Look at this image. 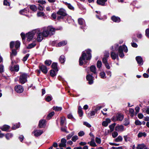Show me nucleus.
<instances>
[{
	"mask_svg": "<svg viewBox=\"0 0 149 149\" xmlns=\"http://www.w3.org/2000/svg\"><path fill=\"white\" fill-rule=\"evenodd\" d=\"M111 49L113 51H116L118 49V53L119 56L121 58H123L124 56V54L123 51L127 53L128 52V49L127 47L125 45H123L122 46H120L118 47V44H115L114 46L111 47Z\"/></svg>",
	"mask_w": 149,
	"mask_h": 149,
	"instance_id": "nucleus-1",
	"label": "nucleus"
},
{
	"mask_svg": "<svg viewBox=\"0 0 149 149\" xmlns=\"http://www.w3.org/2000/svg\"><path fill=\"white\" fill-rule=\"evenodd\" d=\"M91 50L90 49H88L86 50V53L85 51L82 53L81 56L79 59V64L80 65H83V64L86 63L87 61L90 60L91 57Z\"/></svg>",
	"mask_w": 149,
	"mask_h": 149,
	"instance_id": "nucleus-2",
	"label": "nucleus"
},
{
	"mask_svg": "<svg viewBox=\"0 0 149 149\" xmlns=\"http://www.w3.org/2000/svg\"><path fill=\"white\" fill-rule=\"evenodd\" d=\"M43 31L42 32L43 36L45 37H47L49 36L53 35L55 31V28L52 26H48L42 29Z\"/></svg>",
	"mask_w": 149,
	"mask_h": 149,
	"instance_id": "nucleus-3",
	"label": "nucleus"
},
{
	"mask_svg": "<svg viewBox=\"0 0 149 149\" xmlns=\"http://www.w3.org/2000/svg\"><path fill=\"white\" fill-rule=\"evenodd\" d=\"M36 31H38V30L35 29L33 30L31 32L26 33V35L24 33H21V36L22 40H24L25 38H27V40L29 41H30L34 37L36 33Z\"/></svg>",
	"mask_w": 149,
	"mask_h": 149,
	"instance_id": "nucleus-4",
	"label": "nucleus"
},
{
	"mask_svg": "<svg viewBox=\"0 0 149 149\" xmlns=\"http://www.w3.org/2000/svg\"><path fill=\"white\" fill-rule=\"evenodd\" d=\"M57 14L58 15H61V16H58L57 19L58 20L61 19H63V17L67 15V14L65 10L63 8H60L57 12Z\"/></svg>",
	"mask_w": 149,
	"mask_h": 149,
	"instance_id": "nucleus-5",
	"label": "nucleus"
},
{
	"mask_svg": "<svg viewBox=\"0 0 149 149\" xmlns=\"http://www.w3.org/2000/svg\"><path fill=\"white\" fill-rule=\"evenodd\" d=\"M29 75L26 74L22 73L20 76L19 78V82L22 84H24L27 81V78Z\"/></svg>",
	"mask_w": 149,
	"mask_h": 149,
	"instance_id": "nucleus-6",
	"label": "nucleus"
},
{
	"mask_svg": "<svg viewBox=\"0 0 149 149\" xmlns=\"http://www.w3.org/2000/svg\"><path fill=\"white\" fill-rule=\"evenodd\" d=\"M36 30H38V31H36L37 33V40L38 42H40L43 39V34L42 32H40V30L39 29H36Z\"/></svg>",
	"mask_w": 149,
	"mask_h": 149,
	"instance_id": "nucleus-7",
	"label": "nucleus"
},
{
	"mask_svg": "<svg viewBox=\"0 0 149 149\" xmlns=\"http://www.w3.org/2000/svg\"><path fill=\"white\" fill-rule=\"evenodd\" d=\"M20 45V42L18 41L15 42L12 41L10 43V47L11 49L13 48L14 47V45H15L16 49H17L19 47Z\"/></svg>",
	"mask_w": 149,
	"mask_h": 149,
	"instance_id": "nucleus-8",
	"label": "nucleus"
},
{
	"mask_svg": "<svg viewBox=\"0 0 149 149\" xmlns=\"http://www.w3.org/2000/svg\"><path fill=\"white\" fill-rule=\"evenodd\" d=\"M79 24L81 25V29H84L86 28V25L84 20L82 18H80L78 19Z\"/></svg>",
	"mask_w": 149,
	"mask_h": 149,
	"instance_id": "nucleus-9",
	"label": "nucleus"
},
{
	"mask_svg": "<svg viewBox=\"0 0 149 149\" xmlns=\"http://www.w3.org/2000/svg\"><path fill=\"white\" fill-rule=\"evenodd\" d=\"M15 91L19 93L22 92L24 90V89L22 86L20 85L16 86L15 87Z\"/></svg>",
	"mask_w": 149,
	"mask_h": 149,
	"instance_id": "nucleus-10",
	"label": "nucleus"
},
{
	"mask_svg": "<svg viewBox=\"0 0 149 149\" xmlns=\"http://www.w3.org/2000/svg\"><path fill=\"white\" fill-rule=\"evenodd\" d=\"M86 79L88 81V83L89 84H91L93 83L94 78L91 75L89 74L87 75Z\"/></svg>",
	"mask_w": 149,
	"mask_h": 149,
	"instance_id": "nucleus-11",
	"label": "nucleus"
},
{
	"mask_svg": "<svg viewBox=\"0 0 149 149\" xmlns=\"http://www.w3.org/2000/svg\"><path fill=\"white\" fill-rule=\"evenodd\" d=\"M123 118V114H121L120 113L118 114L116 116L114 117L113 119L115 121L116 120H122Z\"/></svg>",
	"mask_w": 149,
	"mask_h": 149,
	"instance_id": "nucleus-12",
	"label": "nucleus"
},
{
	"mask_svg": "<svg viewBox=\"0 0 149 149\" xmlns=\"http://www.w3.org/2000/svg\"><path fill=\"white\" fill-rule=\"evenodd\" d=\"M43 132L41 130H35L32 132L34 134V135L36 137L40 136L43 133Z\"/></svg>",
	"mask_w": 149,
	"mask_h": 149,
	"instance_id": "nucleus-13",
	"label": "nucleus"
},
{
	"mask_svg": "<svg viewBox=\"0 0 149 149\" xmlns=\"http://www.w3.org/2000/svg\"><path fill=\"white\" fill-rule=\"evenodd\" d=\"M39 68L40 70L44 74H46L48 70L45 66L44 65L39 66Z\"/></svg>",
	"mask_w": 149,
	"mask_h": 149,
	"instance_id": "nucleus-14",
	"label": "nucleus"
},
{
	"mask_svg": "<svg viewBox=\"0 0 149 149\" xmlns=\"http://www.w3.org/2000/svg\"><path fill=\"white\" fill-rule=\"evenodd\" d=\"M115 130L118 132H122L125 130L123 126L122 125H118L116 126Z\"/></svg>",
	"mask_w": 149,
	"mask_h": 149,
	"instance_id": "nucleus-15",
	"label": "nucleus"
},
{
	"mask_svg": "<svg viewBox=\"0 0 149 149\" xmlns=\"http://www.w3.org/2000/svg\"><path fill=\"white\" fill-rule=\"evenodd\" d=\"M29 12V9L27 8H25L19 11V13L20 14L28 16L27 13Z\"/></svg>",
	"mask_w": 149,
	"mask_h": 149,
	"instance_id": "nucleus-16",
	"label": "nucleus"
},
{
	"mask_svg": "<svg viewBox=\"0 0 149 149\" xmlns=\"http://www.w3.org/2000/svg\"><path fill=\"white\" fill-rule=\"evenodd\" d=\"M136 59L138 63L140 65H142L143 63L142 58L141 56H138L136 58Z\"/></svg>",
	"mask_w": 149,
	"mask_h": 149,
	"instance_id": "nucleus-17",
	"label": "nucleus"
},
{
	"mask_svg": "<svg viewBox=\"0 0 149 149\" xmlns=\"http://www.w3.org/2000/svg\"><path fill=\"white\" fill-rule=\"evenodd\" d=\"M107 0H97V3L102 6H105L106 5V3L107 2Z\"/></svg>",
	"mask_w": 149,
	"mask_h": 149,
	"instance_id": "nucleus-18",
	"label": "nucleus"
},
{
	"mask_svg": "<svg viewBox=\"0 0 149 149\" xmlns=\"http://www.w3.org/2000/svg\"><path fill=\"white\" fill-rule=\"evenodd\" d=\"M46 120H40L39 124V127L42 128L44 127L45 125Z\"/></svg>",
	"mask_w": 149,
	"mask_h": 149,
	"instance_id": "nucleus-19",
	"label": "nucleus"
},
{
	"mask_svg": "<svg viewBox=\"0 0 149 149\" xmlns=\"http://www.w3.org/2000/svg\"><path fill=\"white\" fill-rule=\"evenodd\" d=\"M111 56L113 60H115L116 58H118V54H116L114 51H112L111 52Z\"/></svg>",
	"mask_w": 149,
	"mask_h": 149,
	"instance_id": "nucleus-20",
	"label": "nucleus"
},
{
	"mask_svg": "<svg viewBox=\"0 0 149 149\" xmlns=\"http://www.w3.org/2000/svg\"><path fill=\"white\" fill-rule=\"evenodd\" d=\"M111 19L113 21L116 22H119L120 21V19L119 17L115 16L112 17Z\"/></svg>",
	"mask_w": 149,
	"mask_h": 149,
	"instance_id": "nucleus-21",
	"label": "nucleus"
},
{
	"mask_svg": "<svg viewBox=\"0 0 149 149\" xmlns=\"http://www.w3.org/2000/svg\"><path fill=\"white\" fill-rule=\"evenodd\" d=\"M58 70H51L50 71V75L52 77L55 76L57 74Z\"/></svg>",
	"mask_w": 149,
	"mask_h": 149,
	"instance_id": "nucleus-22",
	"label": "nucleus"
},
{
	"mask_svg": "<svg viewBox=\"0 0 149 149\" xmlns=\"http://www.w3.org/2000/svg\"><path fill=\"white\" fill-rule=\"evenodd\" d=\"M67 43V41H63L59 42L56 46L60 47L65 45Z\"/></svg>",
	"mask_w": 149,
	"mask_h": 149,
	"instance_id": "nucleus-23",
	"label": "nucleus"
},
{
	"mask_svg": "<svg viewBox=\"0 0 149 149\" xmlns=\"http://www.w3.org/2000/svg\"><path fill=\"white\" fill-rule=\"evenodd\" d=\"M17 54V52L15 49H13L12 50L11 53L10 54V57L12 58L14 56H15Z\"/></svg>",
	"mask_w": 149,
	"mask_h": 149,
	"instance_id": "nucleus-24",
	"label": "nucleus"
},
{
	"mask_svg": "<svg viewBox=\"0 0 149 149\" xmlns=\"http://www.w3.org/2000/svg\"><path fill=\"white\" fill-rule=\"evenodd\" d=\"M10 128V126L6 125H3L1 128L2 130L3 131H8Z\"/></svg>",
	"mask_w": 149,
	"mask_h": 149,
	"instance_id": "nucleus-25",
	"label": "nucleus"
},
{
	"mask_svg": "<svg viewBox=\"0 0 149 149\" xmlns=\"http://www.w3.org/2000/svg\"><path fill=\"white\" fill-rule=\"evenodd\" d=\"M90 70L94 74H95L97 73L96 72V68L95 66L94 65L91 66L90 68Z\"/></svg>",
	"mask_w": 149,
	"mask_h": 149,
	"instance_id": "nucleus-26",
	"label": "nucleus"
},
{
	"mask_svg": "<svg viewBox=\"0 0 149 149\" xmlns=\"http://www.w3.org/2000/svg\"><path fill=\"white\" fill-rule=\"evenodd\" d=\"M146 136V134L145 132H139L138 134V137L141 138L143 136L145 137Z\"/></svg>",
	"mask_w": 149,
	"mask_h": 149,
	"instance_id": "nucleus-27",
	"label": "nucleus"
},
{
	"mask_svg": "<svg viewBox=\"0 0 149 149\" xmlns=\"http://www.w3.org/2000/svg\"><path fill=\"white\" fill-rule=\"evenodd\" d=\"M123 140V138L121 136H119L117 138L114 140V141L116 142H121Z\"/></svg>",
	"mask_w": 149,
	"mask_h": 149,
	"instance_id": "nucleus-28",
	"label": "nucleus"
},
{
	"mask_svg": "<svg viewBox=\"0 0 149 149\" xmlns=\"http://www.w3.org/2000/svg\"><path fill=\"white\" fill-rule=\"evenodd\" d=\"M95 112L94 111H91L88 114V116L90 118H92V116H94L95 114Z\"/></svg>",
	"mask_w": 149,
	"mask_h": 149,
	"instance_id": "nucleus-29",
	"label": "nucleus"
},
{
	"mask_svg": "<svg viewBox=\"0 0 149 149\" xmlns=\"http://www.w3.org/2000/svg\"><path fill=\"white\" fill-rule=\"evenodd\" d=\"M53 109L56 111H60L62 109V108L61 107L58 106H54L53 107Z\"/></svg>",
	"mask_w": 149,
	"mask_h": 149,
	"instance_id": "nucleus-30",
	"label": "nucleus"
},
{
	"mask_svg": "<svg viewBox=\"0 0 149 149\" xmlns=\"http://www.w3.org/2000/svg\"><path fill=\"white\" fill-rule=\"evenodd\" d=\"M78 112L79 116L80 117L82 116L83 115V113L82 110V108L80 106H79V107Z\"/></svg>",
	"mask_w": 149,
	"mask_h": 149,
	"instance_id": "nucleus-31",
	"label": "nucleus"
},
{
	"mask_svg": "<svg viewBox=\"0 0 149 149\" xmlns=\"http://www.w3.org/2000/svg\"><path fill=\"white\" fill-rule=\"evenodd\" d=\"M13 136V134L11 133H8L5 136L6 137V138L7 140H9L10 138H12Z\"/></svg>",
	"mask_w": 149,
	"mask_h": 149,
	"instance_id": "nucleus-32",
	"label": "nucleus"
},
{
	"mask_svg": "<svg viewBox=\"0 0 149 149\" xmlns=\"http://www.w3.org/2000/svg\"><path fill=\"white\" fill-rule=\"evenodd\" d=\"M36 43L35 42H34L32 43H31L29 44L28 46L27 47V49H31L34 47L36 45Z\"/></svg>",
	"mask_w": 149,
	"mask_h": 149,
	"instance_id": "nucleus-33",
	"label": "nucleus"
},
{
	"mask_svg": "<svg viewBox=\"0 0 149 149\" xmlns=\"http://www.w3.org/2000/svg\"><path fill=\"white\" fill-rule=\"evenodd\" d=\"M64 3L68 6V8L70 9L74 10V8L73 6L70 3H68L67 2H64Z\"/></svg>",
	"mask_w": 149,
	"mask_h": 149,
	"instance_id": "nucleus-34",
	"label": "nucleus"
},
{
	"mask_svg": "<svg viewBox=\"0 0 149 149\" xmlns=\"http://www.w3.org/2000/svg\"><path fill=\"white\" fill-rule=\"evenodd\" d=\"M59 61L61 63H64L65 61L64 56L63 55L61 56L59 58Z\"/></svg>",
	"mask_w": 149,
	"mask_h": 149,
	"instance_id": "nucleus-35",
	"label": "nucleus"
},
{
	"mask_svg": "<svg viewBox=\"0 0 149 149\" xmlns=\"http://www.w3.org/2000/svg\"><path fill=\"white\" fill-rule=\"evenodd\" d=\"M100 75L101 78L102 79H105L106 78L105 74L104 72H101L100 74Z\"/></svg>",
	"mask_w": 149,
	"mask_h": 149,
	"instance_id": "nucleus-36",
	"label": "nucleus"
},
{
	"mask_svg": "<svg viewBox=\"0 0 149 149\" xmlns=\"http://www.w3.org/2000/svg\"><path fill=\"white\" fill-rule=\"evenodd\" d=\"M146 147L144 144H139L137 147V149H143Z\"/></svg>",
	"mask_w": 149,
	"mask_h": 149,
	"instance_id": "nucleus-37",
	"label": "nucleus"
},
{
	"mask_svg": "<svg viewBox=\"0 0 149 149\" xmlns=\"http://www.w3.org/2000/svg\"><path fill=\"white\" fill-rule=\"evenodd\" d=\"M30 7V8L33 11H36L37 10V7L35 5H31Z\"/></svg>",
	"mask_w": 149,
	"mask_h": 149,
	"instance_id": "nucleus-38",
	"label": "nucleus"
},
{
	"mask_svg": "<svg viewBox=\"0 0 149 149\" xmlns=\"http://www.w3.org/2000/svg\"><path fill=\"white\" fill-rule=\"evenodd\" d=\"M65 121V117L63 116L61 118L60 124L61 125H63Z\"/></svg>",
	"mask_w": 149,
	"mask_h": 149,
	"instance_id": "nucleus-39",
	"label": "nucleus"
},
{
	"mask_svg": "<svg viewBox=\"0 0 149 149\" xmlns=\"http://www.w3.org/2000/svg\"><path fill=\"white\" fill-rule=\"evenodd\" d=\"M124 138L125 141H132L131 139L129 137H128L127 136H124Z\"/></svg>",
	"mask_w": 149,
	"mask_h": 149,
	"instance_id": "nucleus-40",
	"label": "nucleus"
},
{
	"mask_svg": "<svg viewBox=\"0 0 149 149\" xmlns=\"http://www.w3.org/2000/svg\"><path fill=\"white\" fill-rule=\"evenodd\" d=\"M54 112H52L50 113L47 116V119H49L50 118L54 115Z\"/></svg>",
	"mask_w": 149,
	"mask_h": 149,
	"instance_id": "nucleus-41",
	"label": "nucleus"
},
{
	"mask_svg": "<svg viewBox=\"0 0 149 149\" xmlns=\"http://www.w3.org/2000/svg\"><path fill=\"white\" fill-rule=\"evenodd\" d=\"M52 68L56 70H58L57 68V63H53L52 65Z\"/></svg>",
	"mask_w": 149,
	"mask_h": 149,
	"instance_id": "nucleus-42",
	"label": "nucleus"
},
{
	"mask_svg": "<svg viewBox=\"0 0 149 149\" xmlns=\"http://www.w3.org/2000/svg\"><path fill=\"white\" fill-rule=\"evenodd\" d=\"M10 70L11 71L13 70L11 68L10 69ZM14 70L17 72L19 70V66L18 65H15L14 67Z\"/></svg>",
	"mask_w": 149,
	"mask_h": 149,
	"instance_id": "nucleus-43",
	"label": "nucleus"
},
{
	"mask_svg": "<svg viewBox=\"0 0 149 149\" xmlns=\"http://www.w3.org/2000/svg\"><path fill=\"white\" fill-rule=\"evenodd\" d=\"M102 63L100 61H98L97 63V66L98 68H100L102 66Z\"/></svg>",
	"mask_w": 149,
	"mask_h": 149,
	"instance_id": "nucleus-44",
	"label": "nucleus"
},
{
	"mask_svg": "<svg viewBox=\"0 0 149 149\" xmlns=\"http://www.w3.org/2000/svg\"><path fill=\"white\" fill-rule=\"evenodd\" d=\"M45 64L48 66H49L52 63V61L50 60H47L45 61Z\"/></svg>",
	"mask_w": 149,
	"mask_h": 149,
	"instance_id": "nucleus-45",
	"label": "nucleus"
},
{
	"mask_svg": "<svg viewBox=\"0 0 149 149\" xmlns=\"http://www.w3.org/2000/svg\"><path fill=\"white\" fill-rule=\"evenodd\" d=\"M78 139V136L77 135H74L72 137V140L73 142H75Z\"/></svg>",
	"mask_w": 149,
	"mask_h": 149,
	"instance_id": "nucleus-46",
	"label": "nucleus"
},
{
	"mask_svg": "<svg viewBox=\"0 0 149 149\" xmlns=\"http://www.w3.org/2000/svg\"><path fill=\"white\" fill-rule=\"evenodd\" d=\"M36 1L37 2L42 5L45 4L46 3L45 1L44 0H39Z\"/></svg>",
	"mask_w": 149,
	"mask_h": 149,
	"instance_id": "nucleus-47",
	"label": "nucleus"
},
{
	"mask_svg": "<svg viewBox=\"0 0 149 149\" xmlns=\"http://www.w3.org/2000/svg\"><path fill=\"white\" fill-rule=\"evenodd\" d=\"M45 15V14L43 12H38L37 13V15L38 17H43Z\"/></svg>",
	"mask_w": 149,
	"mask_h": 149,
	"instance_id": "nucleus-48",
	"label": "nucleus"
},
{
	"mask_svg": "<svg viewBox=\"0 0 149 149\" xmlns=\"http://www.w3.org/2000/svg\"><path fill=\"white\" fill-rule=\"evenodd\" d=\"M74 135V133L72 132L67 136L66 138L67 139H70Z\"/></svg>",
	"mask_w": 149,
	"mask_h": 149,
	"instance_id": "nucleus-49",
	"label": "nucleus"
},
{
	"mask_svg": "<svg viewBox=\"0 0 149 149\" xmlns=\"http://www.w3.org/2000/svg\"><path fill=\"white\" fill-rule=\"evenodd\" d=\"M116 124L113 123L109 126V128L111 132L113 130L114 127L115 125Z\"/></svg>",
	"mask_w": 149,
	"mask_h": 149,
	"instance_id": "nucleus-50",
	"label": "nucleus"
},
{
	"mask_svg": "<svg viewBox=\"0 0 149 149\" xmlns=\"http://www.w3.org/2000/svg\"><path fill=\"white\" fill-rule=\"evenodd\" d=\"M46 101L49 102L52 100V97L51 96H48L45 98Z\"/></svg>",
	"mask_w": 149,
	"mask_h": 149,
	"instance_id": "nucleus-51",
	"label": "nucleus"
},
{
	"mask_svg": "<svg viewBox=\"0 0 149 149\" xmlns=\"http://www.w3.org/2000/svg\"><path fill=\"white\" fill-rule=\"evenodd\" d=\"M118 133L116 132H114L112 133V136L113 138H115L118 135Z\"/></svg>",
	"mask_w": 149,
	"mask_h": 149,
	"instance_id": "nucleus-52",
	"label": "nucleus"
},
{
	"mask_svg": "<svg viewBox=\"0 0 149 149\" xmlns=\"http://www.w3.org/2000/svg\"><path fill=\"white\" fill-rule=\"evenodd\" d=\"M96 142L98 144H100L101 143V140L100 138L98 137H96L95 139Z\"/></svg>",
	"mask_w": 149,
	"mask_h": 149,
	"instance_id": "nucleus-53",
	"label": "nucleus"
},
{
	"mask_svg": "<svg viewBox=\"0 0 149 149\" xmlns=\"http://www.w3.org/2000/svg\"><path fill=\"white\" fill-rule=\"evenodd\" d=\"M135 124L137 125H141L142 123L139 120H136L135 121Z\"/></svg>",
	"mask_w": 149,
	"mask_h": 149,
	"instance_id": "nucleus-54",
	"label": "nucleus"
},
{
	"mask_svg": "<svg viewBox=\"0 0 149 149\" xmlns=\"http://www.w3.org/2000/svg\"><path fill=\"white\" fill-rule=\"evenodd\" d=\"M90 145L92 146L95 147L96 146V145L95 143L93 141H91L90 143H88Z\"/></svg>",
	"mask_w": 149,
	"mask_h": 149,
	"instance_id": "nucleus-55",
	"label": "nucleus"
},
{
	"mask_svg": "<svg viewBox=\"0 0 149 149\" xmlns=\"http://www.w3.org/2000/svg\"><path fill=\"white\" fill-rule=\"evenodd\" d=\"M84 135V133L83 131H80L78 133V135L79 136H82Z\"/></svg>",
	"mask_w": 149,
	"mask_h": 149,
	"instance_id": "nucleus-56",
	"label": "nucleus"
},
{
	"mask_svg": "<svg viewBox=\"0 0 149 149\" xmlns=\"http://www.w3.org/2000/svg\"><path fill=\"white\" fill-rule=\"evenodd\" d=\"M29 54H26L25 56L23 58V61H26L28 59V58L29 57Z\"/></svg>",
	"mask_w": 149,
	"mask_h": 149,
	"instance_id": "nucleus-57",
	"label": "nucleus"
},
{
	"mask_svg": "<svg viewBox=\"0 0 149 149\" xmlns=\"http://www.w3.org/2000/svg\"><path fill=\"white\" fill-rule=\"evenodd\" d=\"M20 125L19 123L18 124H17L16 125H14L13 126V129L14 130H15L17 128H19V127Z\"/></svg>",
	"mask_w": 149,
	"mask_h": 149,
	"instance_id": "nucleus-58",
	"label": "nucleus"
},
{
	"mask_svg": "<svg viewBox=\"0 0 149 149\" xmlns=\"http://www.w3.org/2000/svg\"><path fill=\"white\" fill-rule=\"evenodd\" d=\"M84 124L89 128L91 127V125L87 122H84Z\"/></svg>",
	"mask_w": 149,
	"mask_h": 149,
	"instance_id": "nucleus-59",
	"label": "nucleus"
},
{
	"mask_svg": "<svg viewBox=\"0 0 149 149\" xmlns=\"http://www.w3.org/2000/svg\"><path fill=\"white\" fill-rule=\"evenodd\" d=\"M107 110V109L105 108L102 111V112L104 115H106L107 114V113L105 112H106Z\"/></svg>",
	"mask_w": 149,
	"mask_h": 149,
	"instance_id": "nucleus-60",
	"label": "nucleus"
},
{
	"mask_svg": "<svg viewBox=\"0 0 149 149\" xmlns=\"http://www.w3.org/2000/svg\"><path fill=\"white\" fill-rule=\"evenodd\" d=\"M38 9L40 11H42L44 9V7L41 6L40 4L38 5Z\"/></svg>",
	"mask_w": 149,
	"mask_h": 149,
	"instance_id": "nucleus-61",
	"label": "nucleus"
},
{
	"mask_svg": "<svg viewBox=\"0 0 149 149\" xmlns=\"http://www.w3.org/2000/svg\"><path fill=\"white\" fill-rule=\"evenodd\" d=\"M3 4L4 5L6 6H10V3L9 2H8L7 0H4L3 2Z\"/></svg>",
	"mask_w": 149,
	"mask_h": 149,
	"instance_id": "nucleus-62",
	"label": "nucleus"
},
{
	"mask_svg": "<svg viewBox=\"0 0 149 149\" xmlns=\"http://www.w3.org/2000/svg\"><path fill=\"white\" fill-rule=\"evenodd\" d=\"M59 146L60 147H65L66 146V144L64 143L61 142V143L59 144Z\"/></svg>",
	"mask_w": 149,
	"mask_h": 149,
	"instance_id": "nucleus-63",
	"label": "nucleus"
},
{
	"mask_svg": "<svg viewBox=\"0 0 149 149\" xmlns=\"http://www.w3.org/2000/svg\"><path fill=\"white\" fill-rule=\"evenodd\" d=\"M146 36L149 38V29H147L146 31Z\"/></svg>",
	"mask_w": 149,
	"mask_h": 149,
	"instance_id": "nucleus-64",
	"label": "nucleus"
}]
</instances>
